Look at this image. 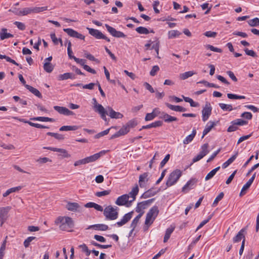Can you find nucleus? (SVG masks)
<instances>
[{
    "mask_svg": "<svg viewBox=\"0 0 259 259\" xmlns=\"http://www.w3.org/2000/svg\"><path fill=\"white\" fill-rule=\"evenodd\" d=\"M55 224L59 226L62 230H67L73 228L74 224L72 219L68 217H59L55 221Z\"/></svg>",
    "mask_w": 259,
    "mask_h": 259,
    "instance_id": "obj_1",
    "label": "nucleus"
},
{
    "mask_svg": "<svg viewBox=\"0 0 259 259\" xmlns=\"http://www.w3.org/2000/svg\"><path fill=\"white\" fill-rule=\"evenodd\" d=\"M119 208L117 206L108 205L104 209L103 214L107 220H115L118 217Z\"/></svg>",
    "mask_w": 259,
    "mask_h": 259,
    "instance_id": "obj_2",
    "label": "nucleus"
},
{
    "mask_svg": "<svg viewBox=\"0 0 259 259\" xmlns=\"http://www.w3.org/2000/svg\"><path fill=\"white\" fill-rule=\"evenodd\" d=\"M182 176V171L180 169H176L171 172L167 180L166 186L167 187H170L175 184Z\"/></svg>",
    "mask_w": 259,
    "mask_h": 259,
    "instance_id": "obj_3",
    "label": "nucleus"
},
{
    "mask_svg": "<svg viewBox=\"0 0 259 259\" xmlns=\"http://www.w3.org/2000/svg\"><path fill=\"white\" fill-rule=\"evenodd\" d=\"M87 29L89 30V33L96 39H103L108 42L110 41V39L99 30L88 27L87 28Z\"/></svg>",
    "mask_w": 259,
    "mask_h": 259,
    "instance_id": "obj_4",
    "label": "nucleus"
},
{
    "mask_svg": "<svg viewBox=\"0 0 259 259\" xmlns=\"http://www.w3.org/2000/svg\"><path fill=\"white\" fill-rule=\"evenodd\" d=\"M105 26L106 27L107 31L113 36L117 38H124L126 37V35H125L122 32L116 30L114 28L109 26L108 24H106Z\"/></svg>",
    "mask_w": 259,
    "mask_h": 259,
    "instance_id": "obj_5",
    "label": "nucleus"
},
{
    "mask_svg": "<svg viewBox=\"0 0 259 259\" xmlns=\"http://www.w3.org/2000/svg\"><path fill=\"white\" fill-rule=\"evenodd\" d=\"M63 31L67 33L68 35L71 37L78 38L81 40H84L85 36L81 33H78L77 31L71 28H64Z\"/></svg>",
    "mask_w": 259,
    "mask_h": 259,
    "instance_id": "obj_6",
    "label": "nucleus"
},
{
    "mask_svg": "<svg viewBox=\"0 0 259 259\" xmlns=\"http://www.w3.org/2000/svg\"><path fill=\"white\" fill-rule=\"evenodd\" d=\"M212 108L209 103H206L202 110V120L206 121L211 114Z\"/></svg>",
    "mask_w": 259,
    "mask_h": 259,
    "instance_id": "obj_7",
    "label": "nucleus"
},
{
    "mask_svg": "<svg viewBox=\"0 0 259 259\" xmlns=\"http://www.w3.org/2000/svg\"><path fill=\"white\" fill-rule=\"evenodd\" d=\"M197 180L195 179H191L187 182L186 185L182 188V191L184 193H188L190 190L195 188Z\"/></svg>",
    "mask_w": 259,
    "mask_h": 259,
    "instance_id": "obj_8",
    "label": "nucleus"
},
{
    "mask_svg": "<svg viewBox=\"0 0 259 259\" xmlns=\"http://www.w3.org/2000/svg\"><path fill=\"white\" fill-rule=\"evenodd\" d=\"M10 208L9 206L0 207V222H1V226L8 218V213Z\"/></svg>",
    "mask_w": 259,
    "mask_h": 259,
    "instance_id": "obj_9",
    "label": "nucleus"
},
{
    "mask_svg": "<svg viewBox=\"0 0 259 259\" xmlns=\"http://www.w3.org/2000/svg\"><path fill=\"white\" fill-rule=\"evenodd\" d=\"M104 153V151H102L93 155L84 158H83L84 162L85 163V164H87L90 162H94L97 159H98L101 157V156Z\"/></svg>",
    "mask_w": 259,
    "mask_h": 259,
    "instance_id": "obj_10",
    "label": "nucleus"
},
{
    "mask_svg": "<svg viewBox=\"0 0 259 259\" xmlns=\"http://www.w3.org/2000/svg\"><path fill=\"white\" fill-rule=\"evenodd\" d=\"M54 109L60 114L65 115H73L74 113L66 107L55 106Z\"/></svg>",
    "mask_w": 259,
    "mask_h": 259,
    "instance_id": "obj_11",
    "label": "nucleus"
},
{
    "mask_svg": "<svg viewBox=\"0 0 259 259\" xmlns=\"http://www.w3.org/2000/svg\"><path fill=\"white\" fill-rule=\"evenodd\" d=\"M133 211H131L127 213H126L122 218V219L117 222L116 224L118 227H121L123 225L127 223L132 218Z\"/></svg>",
    "mask_w": 259,
    "mask_h": 259,
    "instance_id": "obj_12",
    "label": "nucleus"
},
{
    "mask_svg": "<svg viewBox=\"0 0 259 259\" xmlns=\"http://www.w3.org/2000/svg\"><path fill=\"white\" fill-rule=\"evenodd\" d=\"M128 199L129 195L123 194L118 197L115 203L116 205L119 206L124 205L128 202Z\"/></svg>",
    "mask_w": 259,
    "mask_h": 259,
    "instance_id": "obj_13",
    "label": "nucleus"
},
{
    "mask_svg": "<svg viewBox=\"0 0 259 259\" xmlns=\"http://www.w3.org/2000/svg\"><path fill=\"white\" fill-rule=\"evenodd\" d=\"M107 111L109 112L108 115L111 118L119 119L122 118L123 115L120 112H116L110 106L106 108Z\"/></svg>",
    "mask_w": 259,
    "mask_h": 259,
    "instance_id": "obj_14",
    "label": "nucleus"
},
{
    "mask_svg": "<svg viewBox=\"0 0 259 259\" xmlns=\"http://www.w3.org/2000/svg\"><path fill=\"white\" fill-rule=\"evenodd\" d=\"M129 132L130 130L126 127V126L125 125H123L117 132H116L111 137V139H114L121 136L125 135L127 134Z\"/></svg>",
    "mask_w": 259,
    "mask_h": 259,
    "instance_id": "obj_15",
    "label": "nucleus"
},
{
    "mask_svg": "<svg viewBox=\"0 0 259 259\" xmlns=\"http://www.w3.org/2000/svg\"><path fill=\"white\" fill-rule=\"evenodd\" d=\"M148 176V172H144V174L140 175L139 184L141 188H143L145 186L146 182H147L149 180Z\"/></svg>",
    "mask_w": 259,
    "mask_h": 259,
    "instance_id": "obj_16",
    "label": "nucleus"
},
{
    "mask_svg": "<svg viewBox=\"0 0 259 259\" xmlns=\"http://www.w3.org/2000/svg\"><path fill=\"white\" fill-rule=\"evenodd\" d=\"M160 191V189H158L157 190H155L154 188H151L147 190V191L145 192L141 196L142 198L146 199L149 197H151L152 196H154L156 195L159 191Z\"/></svg>",
    "mask_w": 259,
    "mask_h": 259,
    "instance_id": "obj_17",
    "label": "nucleus"
},
{
    "mask_svg": "<svg viewBox=\"0 0 259 259\" xmlns=\"http://www.w3.org/2000/svg\"><path fill=\"white\" fill-rule=\"evenodd\" d=\"M215 125L216 123L214 121H209L208 122L203 131L202 138H203L204 137L207 135Z\"/></svg>",
    "mask_w": 259,
    "mask_h": 259,
    "instance_id": "obj_18",
    "label": "nucleus"
},
{
    "mask_svg": "<svg viewBox=\"0 0 259 259\" xmlns=\"http://www.w3.org/2000/svg\"><path fill=\"white\" fill-rule=\"evenodd\" d=\"M165 105L170 109L177 112H185L187 109L181 106L173 105L168 103H165Z\"/></svg>",
    "mask_w": 259,
    "mask_h": 259,
    "instance_id": "obj_19",
    "label": "nucleus"
},
{
    "mask_svg": "<svg viewBox=\"0 0 259 259\" xmlns=\"http://www.w3.org/2000/svg\"><path fill=\"white\" fill-rule=\"evenodd\" d=\"M160 112L158 108H155L153 110L152 112L150 113H147L145 117V120L146 121H150L153 120L156 116H157L158 114Z\"/></svg>",
    "mask_w": 259,
    "mask_h": 259,
    "instance_id": "obj_20",
    "label": "nucleus"
},
{
    "mask_svg": "<svg viewBox=\"0 0 259 259\" xmlns=\"http://www.w3.org/2000/svg\"><path fill=\"white\" fill-rule=\"evenodd\" d=\"M8 30L6 28H2L0 31V38L1 40H4L7 38L13 37L14 36L13 34L8 33Z\"/></svg>",
    "mask_w": 259,
    "mask_h": 259,
    "instance_id": "obj_21",
    "label": "nucleus"
},
{
    "mask_svg": "<svg viewBox=\"0 0 259 259\" xmlns=\"http://www.w3.org/2000/svg\"><path fill=\"white\" fill-rule=\"evenodd\" d=\"M79 208V205L76 202H68L66 205V208L70 211H77Z\"/></svg>",
    "mask_w": 259,
    "mask_h": 259,
    "instance_id": "obj_22",
    "label": "nucleus"
},
{
    "mask_svg": "<svg viewBox=\"0 0 259 259\" xmlns=\"http://www.w3.org/2000/svg\"><path fill=\"white\" fill-rule=\"evenodd\" d=\"M161 114L162 116L161 118L164 120L165 122H171L172 121H176L178 120V118L174 116H171V115L165 113L164 112L162 113Z\"/></svg>",
    "mask_w": 259,
    "mask_h": 259,
    "instance_id": "obj_23",
    "label": "nucleus"
},
{
    "mask_svg": "<svg viewBox=\"0 0 259 259\" xmlns=\"http://www.w3.org/2000/svg\"><path fill=\"white\" fill-rule=\"evenodd\" d=\"M162 125V122L160 120L155 121L151 124H149L147 125H144L142 127L140 131H141L143 129H148L152 127H157L161 126Z\"/></svg>",
    "mask_w": 259,
    "mask_h": 259,
    "instance_id": "obj_24",
    "label": "nucleus"
},
{
    "mask_svg": "<svg viewBox=\"0 0 259 259\" xmlns=\"http://www.w3.org/2000/svg\"><path fill=\"white\" fill-rule=\"evenodd\" d=\"M196 134V131L195 129H193L191 134L187 136L185 139L183 140V144L185 145L188 144L191 142L194 138Z\"/></svg>",
    "mask_w": 259,
    "mask_h": 259,
    "instance_id": "obj_25",
    "label": "nucleus"
},
{
    "mask_svg": "<svg viewBox=\"0 0 259 259\" xmlns=\"http://www.w3.org/2000/svg\"><path fill=\"white\" fill-rule=\"evenodd\" d=\"M94 228L97 230L106 231L108 229V226L105 224H96L90 226L88 229Z\"/></svg>",
    "mask_w": 259,
    "mask_h": 259,
    "instance_id": "obj_26",
    "label": "nucleus"
},
{
    "mask_svg": "<svg viewBox=\"0 0 259 259\" xmlns=\"http://www.w3.org/2000/svg\"><path fill=\"white\" fill-rule=\"evenodd\" d=\"M175 228V226H170V227L166 229L163 239V242L164 243L168 241L170 237L171 233L174 232Z\"/></svg>",
    "mask_w": 259,
    "mask_h": 259,
    "instance_id": "obj_27",
    "label": "nucleus"
},
{
    "mask_svg": "<svg viewBox=\"0 0 259 259\" xmlns=\"http://www.w3.org/2000/svg\"><path fill=\"white\" fill-rule=\"evenodd\" d=\"M25 88L28 90L31 93H32L33 94H34L36 97L41 98L42 95L41 93L39 92V91L37 90L36 89L29 85H25Z\"/></svg>",
    "mask_w": 259,
    "mask_h": 259,
    "instance_id": "obj_28",
    "label": "nucleus"
},
{
    "mask_svg": "<svg viewBox=\"0 0 259 259\" xmlns=\"http://www.w3.org/2000/svg\"><path fill=\"white\" fill-rule=\"evenodd\" d=\"M144 213V212H142L141 213H139L132 221L130 227L132 228V232H133L135 229L136 228L138 223L140 219L142 216L143 214Z\"/></svg>",
    "mask_w": 259,
    "mask_h": 259,
    "instance_id": "obj_29",
    "label": "nucleus"
},
{
    "mask_svg": "<svg viewBox=\"0 0 259 259\" xmlns=\"http://www.w3.org/2000/svg\"><path fill=\"white\" fill-rule=\"evenodd\" d=\"M22 188V186H20L16 187L11 188L8 190H7L6 191V192H5L3 194V196L4 197H6L8 196L9 195H10L11 193L19 191Z\"/></svg>",
    "mask_w": 259,
    "mask_h": 259,
    "instance_id": "obj_30",
    "label": "nucleus"
},
{
    "mask_svg": "<svg viewBox=\"0 0 259 259\" xmlns=\"http://www.w3.org/2000/svg\"><path fill=\"white\" fill-rule=\"evenodd\" d=\"M158 213L159 210L158 207L157 206H154L149 210L147 214L156 219L158 214Z\"/></svg>",
    "mask_w": 259,
    "mask_h": 259,
    "instance_id": "obj_31",
    "label": "nucleus"
},
{
    "mask_svg": "<svg viewBox=\"0 0 259 259\" xmlns=\"http://www.w3.org/2000/svg\"><path fill=\"white\" fill-rule=\"evenodd\" d=\"M139 192V188L138 186H136L135 187L133 188L132 191L129 193L128 195H129V197H131L133 198L132 200L129 201L130 203L134 201L136 199V196L138 194Z\"/></svg>",
    "mask_w": 259,
    "mask_h": 259,
    "instance_id": "obj_32",
    "label": "nucleus"
},
{
    "mask_svg": "<svg viewBox=\"0 0 259 259\" xmlns=\"http://www.w3.org/2000/svg\"><path fill=\"white\" fill-rule=\"evenodd\" d=\"M196 74V72H194V71H189L185 72L183 73H181L180 74L179 77L181 79L185 80V79H187L188 78L191 77L192 76H193L194 74Z\"/></svg>",
    "mask_w": 259,
    "mask_h": 259,
    "instance_id": "obj_33",
    "label": "nucleus"
},
{
    "mask_svg": "<svg viewBox=\"0 0 259 259\" xmlns=\"http://www.w3.org/2000/svg\"><path fill=\"white\" fill-rule=\"evenodd\" d=\"M31 120L33 121H44V122H47V121H50V122H54L55 121L54 119L47 117H35L30 118Z\"/></svg>",
    "mask_w": 259,
    "mask_h": 259,
    "instance_id": "obj_34",
    "label": "nucleus"
},
{
    "mask_svg": "<svg viewBox=\"0 0 259 259\" xmlns=\"http://www.w3.org/2000/svg\"><path fill=\"white\" fill-rule=\"evenodd\" d=\"M244 232V229H241L237 234V235L233 238V242L237 243L241 241L242 238H245L243 232Z\"/></svg>",
    "mask_w": 259,
    "mask_h": 259,
    "instance_id": "obj_35",
    "label": "nucleus"
},
{
    "mask_svg": "<svg viewBox=\"0 0 259 259\" xmlns=\"http://www.w3.org/2000/svg\"><path fill=\"white\" fill-rule=\"evenodd\" d=\"M208 144L207 143H205L201 146V151L199 153L200 155H201L203 157H204L205 155H206L208 152L209 150H208Z\"/></svg>",
    "mask_w": 259,
    "mask_h": 259,
    "instance_id": "obj_36",
    "label": "nucleus"
},
{
    "mask_svg": "<svg viewBox=\"0 0 259 259\" xmlns=\"http://www.w3.org/2000/svg\"><path fill=\"white\" fill-rule=\"evenodd\" d=\"M220 169V166H218L211 170L205 177V180L208 181L211 179L215 175L217 172Z\"/></svg>",
    "mask_w": 259,
    "mask_h": 259,
    "instance_id": "obj_37",
    "label": "nucleus"
},
{
    "mask_svg": "<svg viewBox=\"0 0 259 259\" xmlns=\"http://www.w3.org/2000/svg\"><path fill=\"white\" fill-rule=\"evenodd\" d=\"M32 13H33V8H25L21 10V11L19 12V14L21 16H25Z\"/></svg>",
    "mask_w": 259,
    "mask_h": 259,
    "instance_id": "obj_38",
    "label": "nucleus"
},
{
    "mask_svg": "<svg viewBox=\"0 0 259 259\" xmlns=\"http://www.w3.org/2000/svg\"><path fill=\"white\" fill-rule=\"evenodd\" d=\"M69 78L73 79L74 78V75L72 73H65L63 74H61L59 76V80H65Z\"/></svg>",
    "mask_w": 259,
    "mask_h": 259,
    "instance_id": "obj_39",
    "label": "nucleus"
},
{
    "mask_svg": "<svg viewBox=\"0 0 259 259\" xmlns=\"http://www.w3.org/2000/svg\"><path fill=\"white\" fill-rule=\"evenodd\" d=\"M54 66L49 62H46L44 64V69L48 73H51L54 69Z\"/></svg>",
    "mask_w": 259,
    "mask_h": 259,
    "instance_id": "obj_40",
    "label": "nucleus"
},
{
    "mask_svg": "<svg viewBox=\"0 0 259 259\" xmlns=\"http://www.w3.org/2000/svg\"><path fill=\"white\" fill-rule=\"evenodd\" d=\"M219 105L220 107L223 110V111H231L233 110V108L232 107V106L230 104H226L224 103H219Z\"/></svg>",
    "mask_w": 259,
    "mask_h": 259,
    "instance_id": "obj_41",
    "label": "nucleus"
},
{
    "mask_svg": "<svg viewBox=\"0 0 259 259\" xmlns=\"http://www.w3.org/2000/svg\"><path fill=\"white\" fill-rule=\"evenodd\" d=\"M78 127L76 125L70 126L64 125L61 127L59 129L60 131H75L77 130Z\"/></svg>",
    "mask_w": 259,
    "mask_h": 259,
    "instance_id": "obj_42",
    "label": "nucleus"
},
{
    "mask_svg": "<svg viewBox=\"0 0 259 259\" xmlns=\"http://www.w3.org/2000/svg\"><path fill=\"white\" fill-rule=\"evenodd\" d=\"M93 101V108L94 110L97 112L100 109H102L104 107L100 104H98L97 102V101L96 98H93L92 99Z\"/></svg>",
    "mask_w": 259,
    "mask_h": 259,
    "instance_id": "obj_43",
    "label": "nucleus"
},
{
    "mask_svg": "<svg viewBox=\"0 0 259 259\" xmlns=\"http://www.w3.org/2000/svg\"><path fill=\"white\" fill-rule=\"evenodd\" d=\"M138 123L136 119H133L132 120H129L126 124L125 125L130 131L131 128H133L135 127Z\"/></svg>",
    "mask_w": 259,
    "mask_h": 259,
    "instance_id": "obj_44",
    "label": "nucleus"
},
{
    "mask_svg": "<svg viewBox=\"0 0 259 259\" xmlns=\"http://www.w3.org/2000/svg\"><path fill=\"white\" fill-rule=\"evenodd\" d=\"M181 33L177 30H172L168 31V37L169 38H173L179 36Z\"/></svg>",
    "mask_w": 259,
    "mask_h": 259,
    "instance_id": "obj_45",
    "label": "nucleus"
},
{
    "mask_svg": "<svg viewBox=\"0 0 259 259\" xmlns=\"http://www.w3.org/2000/svg\"><path fill=\"white\" fill-rule=\"evenodd\" d=\"M146 207V205L144 203L143 201L139 202L136 208V211L140 213L143 212V210L145 209Z\"/></svg>",
    "mask_w": 259,
    "mask_h": 259,
    "instance_id": "obj_46",
    "label": "nucleus"
},
{
    "mask_svg": "<svg viewBox=\"0 0 259 259\" xmlns=\"http://www.w3.org/2000/svg\"><path fill=\"white\" fill-rule=\"evenodd\" d=\"M248 24L251 27H255L259 26V19L255 18L249 20L247 21Z\"/></svg>",
    "mask_w": 259,
    "mask_h": 259,
    "instance_id": "obj_47",
    "label": "nucleus"
},
{
    "mask_svg": "<svg viewBox=\"0 0 259 259\" xmlns=\"http://www.w3.org/2000/svg\"><path fill=\"white\" fill-rule=\"evenodd\" d=\"M136 31L139 34H147L149 33V31L147 28L142 26L136 28Z\"/></svg>",
    "mask_w": 259,
    "mask_h": 259,
    "instance_id": "obj_48",
    "label": "nucleus"
},
{
    "mask_svg": "<svg viewBox=\"0 0 259 259\" xmlns=\"http://www.w3.org/2000/svg\"><path fill=\"white\" fill-rule=\"evenodd\" d=\"M47 135L48 136L54 137L55 139H58L59 140H62L64 139V137L62 135L58 133L48 132L47 133Z\"/></svg>",
    "mask_w": 259,
    "mask_h": 259,
    "instance_id": "obj_49",
    "label": "nucleus"
},
{
    "mask_svg": "<svg viewBox=\"0 0 259 259\" xmlns=\"http://www.w3.org/2000/svg\"><path fill=\"white\" fill-rule=\"evenodd\" d=\"M107 110H106L104 108H103L102 109H100V110L97 111L101 116V118L104 120L105 121H106V115L108 114L107 113Z\"/></svg>",
    "mask_w": 259,
    "mask_h": 259,
    "instance_id": "obj_50",
    "label": "nucleus"
},
{
    "mask_svg": "<svg viewBox=\"0 0 259 259\" xmlns=\"http://www.w3.org/2000/svg\"><path fill=\"white\" fill-rule=\"evenodd\" d=\"M227 97L230 99H245L244 96H239L231 93L227 94Z\"/></svg>",
    "mask_w": 259,
    "mask_h": 259,
    "instance_id": "obj_51",
    "label": "nucleus"
},
{
    "mask_svg": "<svg viewBox=\"0 0 259 259\" xmlns=\"http://www.w3.org/2000/svg\"><path fill=\"white\" fill-rule=\"evenodd\" d=\"M36 239L35 237L30 236L28 237L26 239H25L24 241L23 244L25 248H27L30 244V243L34 240Z\"/></svg>",
    "mask_w": 259,
    "mask_h": 259,
    "instance_id": "obj_52",
    "label": "nucleus"
},
{
    "mask_svg": "<svg viewBox=\"0 0 259 259\" xmlns=\"http://www.w3.org/2000/svg\"><path fill=\"white\" fill-rule=\"evenodd\" d=\"M155 220V219L154 217H152L147 214L145 222V225H147L148 227L153 223Z\"/></svg>",
    "mask_w": 259,
    "mask_h": 259,
    "instance_id": "obj_53",
    "label": "nucleus"
},
{
    "mask_svg": "<svg viewBox=\"0 0 259 259\" xmlns=\"http://www.w3.org/2000/svg\"><path fill=\"white\" fill-rule=\"evenodd\" d=\"M231 123L236 125H243L247 124V121L241 119H237L233 121Z\"/></svg>",
    "mask_w": 259,
    "mask_h": 259,
    "instance_id": "obj_54",
    "label": "nucleus"
},
{
    "mask_svg": "<svg viewBox=\"0 0 259 259\" xmlns=\"http://www.w3.org/2000/svg\"><path fill=\"white\" fill-rule=\"evenodd\" d=\"M111 192V190H104L103 191L97 192L95 193V195L97 197H101L103 196H106L109 195Z\"/></svg>",
    "mask_w": 259,
    "mask_h": 259,
    "instance_id": "obj_55",
    "label": "nucleus"
},
{
    "mask_svg": "<svg viewBox=\"0 0 259 259\" xmlns=\"http://www.w3.org/2000/svg\"><path fill=\"white\" fill-rule=\"evenodd\" d=\"M224 196V193L221 192L214 199V200L212 203V206H217L218 202L223 198Z\"/></svg>",
    "mask_w": 259,
    "mask_h": 259,
    "instance_id": "obj_56",
    "label": "nucleus"
},
{
    "mask_svg": "<svg viewBox=\"0 0 259 259\" xmlns=\"http://www.w3.org/2000/svg\"><path fill=\"white\" fill-rule=\"evenodd\" d=\"M79 247L82 249V251L86 253L87 255H90L91 251L88 249V246L85 244L79 245Z\"/></svg>",
    "mask_w": 259,
    "mask_h": 259,
    "instance_id": "obj_57",
    "label": "nucleus"
},
{
    "mask_svg": "<svg viewBox=\"0 0 259 259\" xmlns=\"http://www.w3.org/2000/svg\"><path fill=\"white\" fill-rule=\"evenodd\" d=\"M85 57L89 60L96 62L97 63H99L100 61L98 59L95 58L94 56L89 53H85Z\"/></svg>",
    "mask_w": 259,
    "mask_h": 259,
    "instance_id": "obj_58",
    "label": "nucleus"
},
{
    "mask_svg": "<svg viewBox=\"0 0 259 259\" xmlns=\"http://www.w3.org/2000/svg\"><path fill=\"white\" fill-rule=\"evenodd\" d=\"M206 48L207 49H209L211 51H213V52H218V53H222V50L221 49H219V48H215V47H214L213 46L210 45H206Z\"/></svg>",
    "mask_w": 259,
    "mask_h": 259,
    "instance_id": "obj_59",
    "label": "nucleus"
},
{
    "mask_svg": "<svg viewBox=\"0 0 259 259\" xmlns=\"http://www.w3.org/2000/svg\"><path fill=\"white\" fill-rule=\"evenodd\" d=\"M33 13H37L48 10V7H41L33 8Z\"/></svg>",
    "mask_w": 259,
    "mask_h": 259,
    "instance_id": "obj_60",
    "label": "nucleus"
},
{
    "mask_svg": "<svg viewBox=\"0 0 259 259\" xmlns=\"http://www.w3.org/2000/svg\"><path fill=\"white\" fill-rule=\"evenodd\" d=\"M159 70V67L157 65H155L153 66L152 69L150 72V74L151 76H155L157 72Z\"/></svg>",
    "mask_w": 259,
    "mask_h": 259,
    "instance_id": "obj_61",
    "label": "nucleus"
},
{
    "mask_svg": "<svg viewBox=\"0 0 259 259\" xmlns=\"http://www.w3.org/2000/svg\"><path fill=\"white\" fill-rule=\"evenodd\" d=\"M14 24L15 25L18 27V28L21 30H24L26 28L25 24L20 22L15 21L14 23Z\"/></svg>",
    "mask_w": 259,
    "mask_h": 259,
    "instance_id": "obj_62",
    "label": "nucleus"
},
{
    "mask_svg": "<svg viewBox=\"0 0 259 259\" xmlns=\"http://www.w3.org/2000/svg\"><path fill=\"white\" fill-rule=\"evenodd\" d=\"M204 35L207 37H213L214 38L217 35V33L214 31H206Z\"/></svg>",
    "mask_w": 259,
    "mask_h": 259,
    "instance_id": "obj_63",
    "label": "nucleus"
},
{
    "mask_svg": "<svg viewBox=\"0 0 259 259\" xmlns=\"http://www.w3.org/2000/svg\"><path fill=\"white\" fill-rule=\"evenodd\" d=\"M110 130V128H108L103 132H101L98 133V134H97L95 136V138L98 139L101 137H103L105 135H107L109 133Z\"/></svg>",
    "mask_w": 259,
    "mask_h": 259,
    "instance_id": "obj_64",
    "label": "nucleus"
}]
</instances>
